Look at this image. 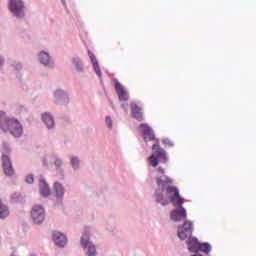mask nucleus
Returning a JSON list of instances; mask_svg holds the SVG:
<instances>
[{
	"mask_svg": "<svg viewBox=\"0 0 256 256\" xmlns=\"http://www.w3.org/2000/svg\"><path fill=\"white\" fill-rule=\"evenodd\" d=\"M0 129L4 133L9 131L14 137H21L23 135V125H21V122L15 118L7 117L3 111H0Z\"/></svg>",
	"mask_w": 256,
	"mask_h": 256,
	"instance_id": "3",
	"label": "nucleus"
},
{
	"mask_svg": "<svg viewBox=\"0 0 256 256\" xmlns=\"http://www.w3.org/2000/svg\"><path fill=\"white\" fill-rule=\"evenodd\" d=\"M55 99H56V103H58V105H63V103H68V101H69L67 94H65V92H63V90H57L55 92Z\"/></svg>",
	"mask_w": 256,
	"mask_h": 256,
	"instance_id": "14",
	"label": "nucleus"
},
{
	"mask_svg": "<svg viewBox=\"0 0 256 256\" xmlns=\"http://www.w3.org/2000/svg\"><path fill=\"white\" fill-rule=\"evenodd\" d=\"M3 65V60L0 58V67Z\"/></svg>",
	"mask_w": 256,
	"mask_h": 256,
	"instance_id": "31",
	"label": "nucleus"
},
{
	"mask_svg": "<svg viewBox=\"0 0 256 256\" xmlns=\"http://www.w3.org/2000/svg\"><path fill=\"white\" fill-rule=\"evenodd\" d=\"M81 246L83 247V249H87L86 254L88 256L97 255V248L95 247V245H93V243H91V241H89V234L85 233L82 235Z\"/></svg>",
	"mask_w": 256,
	"mask_h": 256,
	"instance_id": "7",
	"label": "nucleus"
},
{
	"mask_svg": "<svg viewBox=\"0 0 256 256\" xmlns=\"http://www.w3.org/2000/svg\"><path fill=\"white\" fill-rule=\"evenodd\" d=\"M193 235V222L185 221L183 226L178 227V237L182 241L188 239V249L191 253H198L199 245L201 244L197 238H191Z\"/></svg>",
	"mask_w": 256,
	"mask_h": 256,
	"instance_id": "2",
	"label": "nucleus"
},
{
	"mask_svg": "<svg viewBox=\"0 0 256 256\" xmlns=\"http://www.w3.org/2000/svg\"><path fill=\"white\" fill-rule=\"evenodd\" d=\"M163 144H164L166 147H173V142H171V140H169V139L163 140Z\"/></svg>",
	"mask_w": 256,
	"mask_h": 256,
	"instance_id": "26",
	"label": "nucleus"
},
{
	"mask_svg": "<svg viewBox=\"0 0 256 256\" xmlns=\"http://www.w3.org/2000/svg\"><path fill=\"white\" fill-rule=\"evenodd\" d=\"M130 109L133 119H136L137 121H143V112L139 104H137L136 102H132L130 104Z\"/></svg>",
	"mask_w": 256,
	"mask_h": 256,
	"instance_id": "11",
	"label": "nucleus"
},
{
	"mask_svg": "<svg viewBox=\"0 0 256 256\" xmlns=\"http://www.w3.org/2000/svg\"><path fill=\"white\" fill-rule=\"evenodd\" d=\"M140 129L144 137V141H155V134H153V129H151L149 125L141 124Z\"/></svg>",
	"mask_w": 256,
	"mask_h": 256,
	"instance_id": "12",
	"label": "nucleus"
},
{
	"mask_svg": "<svg viewBox=\"0 0 256 256\" xmlns=\"http://www.w3.org/2000/svg\"><path fill=\"white\" fill-rule=\"evenodd\" d=\"M2 201H1V199H0V203H1Z\"/></svg>",
	"mask_w": 256,
	"mask_h": 256,
	"instance_id": "32",
	"label": "nucleus"
},
{
	"mask_svg": "<svg viewBox=\"0 0 256 256\" xmlns=\"http://www.w3.org/2000/svg\"><path fill=\"white\" fill-rule=\"evenodd\" d=\"M106 125H108L109 129H113V120L109 116L106 117Z\"/></svg>",
	"mask_w": 256,
	"mask_h": 256,
	"instance_id": "25",
	"label": "nucleus"
},
{
	"mask_svg": "<svg viewBox=\"0 0 256 256\" xmlns=\"http://www.w3.org/2000/svg\"><path fill=\"white\" fill-rule=\"evenodd\" d=\"M53 241L58 247H65V245H67V237H65L61 232L53 233Z\"/></svg>",
	"mask_w": 256,
	"mask_h": 256,
	"instance_id": "13",
	"label": "nucleus"
},
{
	"mask_svg": "<svg viewBox=\"0 0 256 256\" xmlns=\"http://www.w3.org/2000/svg\"><path fill=\"white\" fill-rule=\"evenodd\" d=\"M79 163H80L79 158L73 157L71 159V165L72 167H74V169H77V167H79Z\"/></svg>",
	"mask_w": 256,
	"mask_h": 256,
	"instance_id": "23",
	"label": "nucleus"
},
{
	"mask_svg": "<svg viewBox=\"0 0 256 256\" xmlns=\"http://www.w3.org/2000/svg\"><path fill=\"white\" fill-rule=\"evenodd\" d=\"M40 193L43 197H47L51 194V190L49 189V185L43 179H40Z\"/></svg>",
	"mask_w": 256,
	"mask_h": 256,
	"instance_id": "16",
	"label": "nucleus"
},
{
	"mask_svg": "<svg viewBox=\"0 0 256 256\" xmlns=\"http://www.w3.org/2000/svg\"><path fill=\"white\" fill-rule=\"evenodd\" d=\"M39 58L42 65H49V62L51 61V58L46 52H41Z\"/></svg>",
	"mask_w": 256,
	"mask_h": 256,
	"instance_id": "20",
	"label": "nucleus"
},
{
	"mask_svg": "<svg viewBox=\"0 0 256 256\" xmlns=\"http://www.w3.org/2000/svg\"><path fill=\"white\" fill-rule=\"evenodd\" d=\"M2 167L4 175H6V177H13V175H15V168H13V162H11V158L8 155H2Z\"/></svg>",
	"mask_w": 256,
	"mask_h": 256,
	"instance_id": "8",
	"label": "nucleus"
},
{
	"mask_svg": "<svg viewBox=\"0 0 256 256\" xmlns=\"http://www.w3.org/2000/svg\"><path fill=\"white\" fill-rule=\"evenodd\" d=\"M42 121L45 123V125L48 127V129H51L55 125V120L53 119V116L49 113H44L42 115Z\"/></svg>",
	"mask_w": 256,
	"mask_h": 256,
	"instance_id": "15",
	"label": "nucleus"
},
{
	"mask_svg": "<svg viewBox=\"0 0 256 256\" xmlns=\"http://www.w3.org/2000/svg\"><path fill=\"white\" fill-rule=\"evenodd\" d=\"M156 183L174 207H177V205H183V198L179 195V189L173 186V179H171V177L165 175L160 176L156 179Z\"/></svg>",
	"mask_w": 256,
	"mask_h": 256,
	"instance_id": "1",
	"label": "nucleus"
},
{
	"mask_svg": "<svg viewBox=\"0 0 256 256\" xmlns=\"http://www.w3.org/2000/svg\"><path fill=\"white\" fill-rule=\"evenodd\" d=\"M88 54H89V57H90L93 65H95V63H97V59H95V55L91 54V52H88Z\"/></svg>",
	"mask_w": 256,
	"mask_h": 256,
	"instance_id": "28",
	"label": "nucleus"
},
{
	"mask_svg": "<svg viewBox=\"0 0 256 256\" xmlns=\"http://www.w3.org/2000/svg\"><path fill=\"white\" fill-rule=\"evenodd\" d=\"M115 91L118 95L119 101H129V92L119 83L117 80H115Z\"/></svg>",
	"mask_w": 256,
	"mask_h": 256,
	"instance_id": "10",
	"label": "nucleus"
},
{
	"mask_svg": "<svg viewBox=\"0 0 256 256\" xmlns=\"http://www.w3.org/2000/svg\"><path fill=\"white\" fill-rule=\"evenodd\" d=\"M55 165H56V167H61V165H63V162L59 159H56L55 160Z\"/></svg>",
	"mask_w": 256,
	"mask_h": 256,
	"instance_id": "29",
	"label": "nucleus"
},
{
	"mask_svg": "<svg viewBox=\"0 0 256 256\" xmlns=\"http://www.w3.org/2000/svg\"><path fill=\"white\" fill-rule=\"evenodd\" d=\"M156 201L161 205H169V200L165 198L162 192L156 191Z\"/></svg>",
	"mask_w": 256,
	"mask_h": 256,
	"instance_id": "17",
	"label": "nucleus"
},
{
	"mask_svg": "<svg viewBox=\"0 0 256 256\" xmlns=\"http://www.w3.org/2000/svg\"><path fill=\"white\" fill-rule=\"evenodd\" d=\"M177 209L173 210L170 214V219L175 222L183 221L187 219V211L183 208V205H177Z\"/></svg>",
	"mask_w": 256,
	"mask_h": 256,
	"instance_id": "9",
	"label": "nucleus"
},
{
	"mask_svg": "<svg viewBox=\"0 0 256 256\" xmlns=\"http://www.w3.org/2000/svg\"><path fill=\"white\" fill-rule=\"evenodd\" d=\"M31 219L36 225H41L45 221V208L41 205H34L31 209Z\"/></svg>",
	"mask_w": 256,
	"mask_h": 256,
	"instance_id": "6",
	"label": "nucleus"
},
{
	"mask_svg": "<svg viewBox=\"0 0 256 256\" xmlns=\"http://www.w3.org/2000/svg\"><path fill=\"white\" fill-rule=\"evenodd\" d=\"M6 217H9V207L0 202V219H5Z\"/></svg>",
	"mask_w": 256,
	"mask_h": 256,
	"instance_id": "18",
	"label": "nucleus"
},
{
	"mask_svg": "<svg viewBox=\"0 0 256 256\" xmlns=\"http://www.w3.org/2000/svg\"><path fill=\"white\" fill-rule=\"evenodd\" d=\"M9 9L14 17L23 19L25 17V5L21 0H10Z\"/></svg>",
	"mask_w": 256,
	"mask_h": 256,
	"instance_id": "5",
	"label": "nucleus"
},
{
	"mask_svg": "<svg viewBox=\"0 0 256 256\" xmlns=\"http://www.w3.org/2000/svg\"><path fill=\"white\" fill-rule=\"evenodd\" d=\"M73 64L75 65L77 71H79V72L83 71V64L81 63L79 58H74L73 59Z\"/></svg>",
	"mask_w": 256,
	"mask_h": 256,
	"instance_id": "22",
	"label": "nucleus"
},
{
	"mask_svg": "<svg viewBox=\"0 0 256 256\" xmlns=\"http://www.w3.org/2000/svg\"><path fill=\"white\" fill-rule=\"evenodd\" d=\"M152 150L155 152V154H151L148 158V163H150L152 167H157V165H159V161L162 163H167V153L159 146V141L152 146Z\"/></svg>",
	"mask_w": 256,
	"mask_h": 256,
	"instance_id": "4",
	"label": "nucleus"
},
{
	"mask_svg": "<svg viewBox=\"0 0 256 256\" xmlns=\"http://www.w3.org/2000/svg\"><path fill=\"white\" fill-rule=\"evenodd\" d=\"M93 67H94V71L98 75V77H101V68H99V64L98 63H94Z\"/></svg>",
	"mask_w": 256,
	"mask_h": 256,
	"instance_id": "24",
	"label": "nucleus"
},
{
	"mask_svg": "<svg viewBox=\"0 0 256 256\" xmlns=\"http://www.w3.org/2000/svg\"><path fill=\"white\" fill-rule=\"evenodd\" d=\"M199 251H202V253H210L211 245H209L208 243H200Z\"/></svg>",
	"mask_w": 256,
	"mask_h": 256,
	"instance_id": "21",
	"label": "nucleus"
},
{
	"mask_svg": "<svg viewBox=\"0 0 256 256\" xmlns=\"http://www.w3.org/2000/svg\"><path fill=\"white\" fill-rule=\"evenodd\" d=\"M158 173H160L161 175H165V168L163 167H158Z\"/></svg>",
	"mask_w": 256,
	"mask_h": 256,
	"instance_id": "30",
	"label": "nucleus"
},
{
	"mask_svg": "<svg viewBox=\"0 0 256 256\" xmlns=\"http://www.w3.org/2000/svg\"><path fill=\"white\" fill-rule=\"evenodd\" d=\"M35 181V178H33V175L26 176V183H33Z\"/></svg>",
	"mask_w": 256,
	"mask_h": 256,
	"instance_id": "27",
	"label": "nucleus"
},
{
	"mask_svg": "<svg viewBox=\"0 0 256 256\" xmlns=\"http://www.w3.org/2000/svg\"><path fill=\"white\" fill-rule=\"evenodd\" d=\"M54 189L57 197H63V195H65V189H63V186L59 184V182L54 184Z\"/></svg>",
	"mask_w": 256,
	"mask_h": 256,
	"instance_id": "19",
	"label": "nucleus"
}]
</instances>
